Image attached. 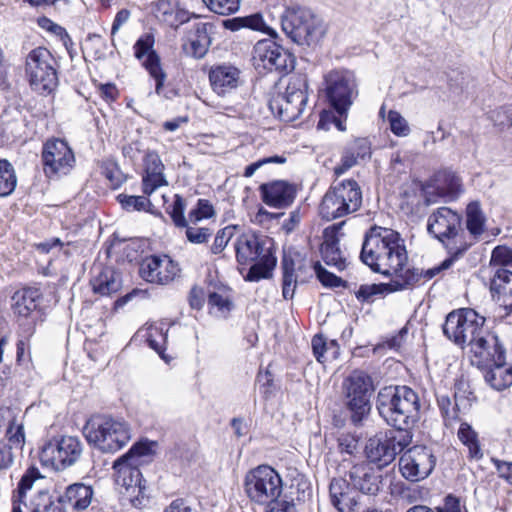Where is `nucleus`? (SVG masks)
Returning <instances> with one entry per match:
<instances>
[{
    "mask_svg": "<svg viewBox=\"0 0 512 512\" xmlns=\"http://www.w3.org/2000/svg\"><path fill=\"white\" fill-rule=\"evenodd\" d=\"M360 259L372 271L391 276L401 271L408 256L404 240L398 232L373 226L365 233Z\"/></svg>",
    "mask_w": 512,
    "mask_h": 512,
    "instance_id": "obj_1",
    "label": "nucleus"
},
{
    "mask_svg": "<svg viewBox=\"0 0 512 512\" xmlns=\"http://www.w3.org/2000/svg\"><path fill=\"white\" fill-rule=\"evenodd\" d=\"M234 248L239 271L245 281L258 282L272 276L277 258L271 239L242 234L236 239Z\"/></svg>",
    "mask_w": 512,
    "mask_h": 512,
    "instance_id": "obj_2",
    "label": "nucleus"
},
{
    "mask_svg": "<svg viewBox=\"0 0 512 512\" xmlns=\"http://www.w3.org/2000/svg\"><path fill=\"white\" fill-rule=\"evenodd\" d=\"M376 408L388 425L409 433L419 420L420 400L408 386H387L378 392Z\"/></svg>",
    "mask_w": 512,
    "mask_h": 512,
    "instance_id": "obj_3",
    "label": "nucleus"
},
{
    "mask_svg": "<svg viewBox=\"0 0 512 512\" xmlns=\"http://www.w3.org/2000/svg\"><path fill=\"white\" fill-rule=\"evenodd\" d=\"M83 433L89 444L104 453H115L131 440V427L123 419L110 415H93Z\"/></svg>",
    "mask_w": 512,
    "mask_h": 512,
    "instance_id": "obj_4",
    "label": "nucleus"
},
{
    "mask_svg": "<svg viewBox=\"0 0 512 512\" xmlns=\"http://www.w3.org/2000/svg\"><path fill=\"white\" fill-rule=\"evenodd\" d=\"M362 205V191L353 179L334 183L324 194L319 205L322 219L331 221L359 210Z\"/></svg>",
    "mask_w": 512,
    "mask_h": 512,
    "instance_id": "obj_5",
    "label": "nucleus"
},
{
    "mask_svg": "<svg viewBox=\"0 0 512 512\" xmlns=\"http://www.w3.org/2000/svg\"><path fill=\"white\" fill-rule=\"evenodd\" d=\"M281 26L284 33L299 45L317 44L326 33L322 19L302 7L286 9L281 17Z\"/></svg>",
    "mask_w": 512,
    "mask_h": 512,
    "instance_id": "obj_6",
    "label": "nucleus"
},
{
    "mask_svg": "<svg viewBox=\"0 0 512 512\" xmlns=\"http://www.w3.org/2000/svg\"><path fill=\"white\" fill-rule=\"evenodd\" d=\"M244 490L252 502L269 506L277 502L283 491L282 479L272 467L260 465L246 474Z\"/></svg>",
    "mask_w": 512,
    "mask_h": 512,
    "instance_id": "obj_7",
    "label": "nucleus"
},
{
    "mask_svg": "<svg viewBox=\"0 0 512 512\" xmlns=\"http://www.w3.org/2000/svg\"><path fill=\"white\" fill-rule=\"evenodd\" d=\"M342 388L351 420L356 425L360 424L371 410L372 378L363 371L355 370L343 381Z\"/></svg>",
    "mask_w": 512,
    "mask_h": 512,
    "instance_id": "obj_8",
    "label": "nucleus"
},
{
    "mask_svg": "<svg viewBox=\"0 0 512 512\" xmlns=\"http://www.w3.org/2000/svg\"><path fill=\"white\" fill-rule=\"evenodd\" d=\"M25 72L30 87L39 94H50L58 85L56 60L46 48L38 47L28 54Z\"/></svg>",
    "mask_w": 512,
    "mask_h": 512,
    "instance_id": "obj_9",
    "label": "nucleus"
},
{
    "mask_svg": "<svg viewBox=\"0 0 512 512\" xmlns=\"http://www.w3.org/2000/svg\"><path fill=\"white\" fill-rule=\"evenodd\" d=\"M485 317L471 308L453 310L443 324L444 335L457 346H470L485 327Z\"/></svg>",
    "mask_w": 512,
    "mask_h": 512,
    "instance_id": "obj_10",
    "label": "nucleus"
},
{
    "mask_svg": "<svg viewBox=\"0 0 512 512\" xmlns=\"http://www.w3.org/2000/svg\"><path fill=\"white\" fill-rule=\"evenodd\" d=\"M154 443L147 440L135 443L127 453L119 457L113 464L115 470V482L124 487L126 491L141 493L142 475L138 468L141 458L153 453Z\"/></svg>",
    "mask_w": 512,
    "mask_h": 512,
    "instance_id": "obj_11",
    "label": "nucleus"
},
{
    "mask_svg": "<svg viewBox=\"0 0 512 512\" xmlns=\"http://www.w3.org/2000/svg\"><path fill=\"white\" fill-rule=\"evenodd\" d=\"M306 90L307 81L303 76H291L285 92L270 100L269 107L271 111L276 113L282 121H295L301 116L306 107L308 100Z\"/></svg>",
    "mask_w": 512,
    "mask_h": 512,
    "instance_id": "obj_12",
    "label": "nucleus"
},
{
    "mask_svg": "<svg viewBox=\"0 0 512 512\" xmlns=\"http://www.w3.org/2000/svg\"><path fill=\"white\" fill-rule=\"evenodd\" d=\"M326 95L330 106L338 116H344L358 95L353 74L349 71L333 70L325 76Z\"/></svg>",
    "mask_w": 512,
    "mask_h": 512,
    "instance_id": "obj_13",
    "label": "nucleus"
},
{
    "mask_svg": "<svg viewBox=\"0 0 512 512\" xmlns=\"http://www.w3.org/2000/svg\"><path fill=\"white\" fill-rule=\"evenodd\" d=\"M410 433L390 432L375 435L368 439L365 446V454L368 463H375L378 468L392 463L399 454L411 442Z\"/></svg>",
    "mask_w": 512,
    "mask_h": 512,
    "instance_id": "obj_14",
    "label": "nucleus"
},
{
    "mask_svg": "<svg viewBox=\"0 0 512 512\" xmlns=\"http://www.w3.org/2000/svg\"><path fill=\"white\" fill-rule=\"evenodd\" d=\"M83 453V444L76 436H62L47 442L40 453L44 464L57 470L74 465Z\"/></svg>",
    "mask_w": 512,
    "mask_h": 512,
    "instance_id": "obj_15",
    "label": "nucleus"
},
{
    "mask_svg": "<svg viewBox=\"0 0 512 512\" xmlns=\"http://www.w3.org/2000/svg\"><path fill=\"white\" fill-rule=\"evenodd\" d=\"M461 216L449 207H440L436 209L429 217L427 230L429 234L445 245L450 254L459 255L467 249L450 246V241L455 239L461 228Z\"/></svg>",
    "mask_w": 512,
    "mask_h": 512,
    "instance_id": "obj_16",
    "label": "nucleus"
},
{
    "mask_svg": "<svg viewBox=\"0 0 512 512\" xmlns=\"http://www.w3.org/2000/svg\"><path fill=\"white\" fill-rule=\"evenodd\" d=\"M43 170L49 178L67 175L75 164L68 143L61 139L48 140L42 149Z\"/></svg>",
    "mask_w": 512,
    "mask_h": 512,
    "instance_id": "obj_17",
    "label": "nucleus"
},
{
    "mask_svg": "<svg viewBox=\"0 0 512 512\" xmlns=\"http://www.w3.org/2000/svg\"><path fill=\"white\" fill-rule=\"evenodd\" d=\"M436 465V457L426 446L416 445L400 457L399 466L402 476L412 482L427 478Z\"/></svg>",
    "mask_w": 512,
    "mask_h": 512,
    "instance_id": "obj_18",
    "label": "nucleus"
},
{
    "mask_svg": "<svg viewBox=\"0 0 512 512\" xmlns=\"http://www.w3.org/2000/svg\"><path fill=\"white\" fill-rule=\"evenodd\" d=\"M469 347L473 363L478 367H488L491 363H502L506 360V349L499 335L487 327L483 328Z\"/></svg>",
    "mask_w": 512,
    "mask_h": 512,
    "instance_id": "obj_19",
    "label": "nucleus"
},
{
    "mask_svg": "<svg viewBox=\"0 0 512 512\" xmlns=\"http://www.w3.org/2000/svg\"><path fill=\"white\" fill-rule=\"evenodd\" d=\"M179 272L178 264L167 255L146 257L139 268L140 276L145 281L161 285L173 281Z\"/></svg>",
    "mask_w": 512,
    "mask_h": 512,
    "instance_id": "obj_20",
    "label": "nucleus"
},
{
    "mask_svg": "<svg viewBox=\"0 0 512 512\" xmlns=\"http://www.w3.org/2000/svg\"><path fill=\"white\" fill-rule=\"evenodd\" d=\"M462 191L461 180L454 172L438 171L424 189L425 202L429 205L435 203L437 198L455 200Z\"/></svg>",
    "mask_w": 512,
    "mask_h": 512,
    "instance_id": "obj_21",
    "label": "nucleus"
},
{
    "mask_svg": "<svg viewBox=\"0 0 512 512\" xmlns=\"http://www.w3.org/2000/svg\"><path fill=\"white\" fill-rule=\"evenodd\" d=\"M353 488L366 495H376L380 490L382 476L370 463L361 462L348 472Z\"/></svg>",
    "mask_w": 512,
    "mask_h": 512,
    "instance_id": "obj_22",
    "label": "nucleus"
},
{
    "mask_svg": "<svg viewBox=\"0 0 512 512\" xmlns=\"http://www.w3.org/2000/svg\"><path fill=\"white\" fill-rule=\"evenodd\" d=\"M343 224V222L340 224H333L324 229L323 242L320 248L324 262L328 266H333L340 271L346 267V259L339 247V238L337 236Z\"/></svg>",
    "mask_w": 512,
    "mask_h": 512,
    "instance_id": "obj_23",
    "label": "nucleus"
},
{
    "mask_svg": "<svg viewBox=\"0 0 512 512\" xmlns=\"http://www.w3.org/2000/svg\"><path fill=\"white\" fill-rule=\"evenodd\" d=\"M344 478H333L329 485L331 504L339 512H353L358 505L359 495Z\"/></svg>",
    "mask_w": 512,
    "mask_h": 512,
    "instance_id": "obj_24",
    "label": "nucleus"
},
{
    "mask_svg": "<svg viewBox=\"0 0 512 512\" xmlns=\"http://www.w3.org/2000/svg\"><path fill=\"white\" fill-rule=\"evenodd\" d=\"M259 189L263 202L278 209L290 206L296 195L294 186L281 180L262 184Z\"/></svg>",
    "mask_w": 512,
    "mask_h": 512,
    "instance_id": "obj_25",
    "label": "nucleus"
},
{
    "mask_svg": "<svg viewBox=\"0 0 512 512\" xmlns=\"http://www.w3.org/2000/svg\"><path fill=\"white\" fill-rule=\"evenodd\" d=\"M208 23L197 22L191 25L182 45L184 52L194 58H202L206 55L211 39L208 33Z\"/></svg>",
    "mask_w": 512,
    "mask_h": 512,
    "instance_id": "obj_26",
    "label": "nucleus"
},
{
    "mask_svg": "<svg viewBox=\"0 0 512 512\" xmlns=\"http://www.w3.org/2000/svg\"><path fill=\"white\" fill-rule=\"evenodd\" d=\"M490 292L508 312H512V272L506 268H495L490 280Z\"/></svg>",
    "mask_w": 512,
    "mask_h": 512,
    "instance_id": "obj_27",
    "label": "nucleus"
},
{
    "mask_svg": "<svg viewBox=\"0 0 512 512\" xmlns=\"http://www.w3.org/2000/svg\"><path fill=\"white\" fill-rule=\"evenodd\" d=\"M209 80L213 91L223 96L238 87L240 71L231 65L215 66L209 72Z\"/></svg>",
    "mask_w": 512,
    "mask_h": 512,
    "instance_id": "obj_28",
    "label": "nucleus"
},
{
    "mask_svg": "<svg viewBox=\"0 0 512 512\" xmlns=\"http://www.w3.org/2000/svg\"><path fill=\"white\" fill-rule=\"evenodd\" d=\"M480 368L484 370L485 382L494 390L502 391L512 385V366H507L506 360Z\"/></svg>",
    "mask_w": 512,
    "mask_h": 512,
    "instance_id": "obj_29",
    "label": "nucleus"
},
{
    "mask_svg": "<svg viewBox=\"0 0 512 512\" xmlns=\"http://www.w3.org/2000/svg\"><path fill=\"white\" fill-rule=\"evenodd\" d=\"M93 291L102 296H110L122 288L121 274L113 268H104L92 281Z\"/></svg>",
    "mask_w": 512,
    "mask_h": 512,
    "instance_id": "obj_30",
    "label": "nucleus"
},
{
    "mask_svg": "<svg viewBox=\"0 0 512 512\" xmlns=\"http://www.w3.org/2000/svg\"><path fill=\"white\" fill-rule=\"evenodd\" d=\"M92 496L93 490L90 486L77 483L68 486L60 499L64 506L68 504L74 510L81 511L90 505Z\"/></svg>",
    "mask_w": 512,
    "mask_h": 512,
    "instance_id": "obj_31",
    "label": "nucleus"
},
{
    "mask_svg": "<svg viewBox=\"0 0 512 512\" xmlns=\"http://www.w3.org/2000/svg\"><path fill=\"white\" fill-rule=\"evenodd\" d=\"M41 292L38 288L28 287L15 292L12 299L13 309L19 316H29L38 306Z\"/></svg>",
    "mask_w": 512,
    "mask_h": 512,
    "instance_id": "obj_32",
    "label": "nucleus"
},
{
    "mask_svg": "<svg viewBox=\"0 0 512 512\" xmlns=\"http://www.w3.org/2000/svg\"><path fill=\"white\" fill-rule=\"evenodd\" d=\"M223 26L231 31H238L241 28H249L251 30L264 32L268 35H273L275 32L263 20L259 13L248 15L245 17H235L223 21Z\"/></svg>",
    "mask_w": 512,
    "mask_h": 512,
    "instance_id": "obj_33",
    "label": "nucleus"
},
{
    "mask_svg": "<svg viewBox=\"0 0 512 512\" xmlns=\"http://www.w3.org/2000/svg\"><path fill=\"white\" fill-rule=\"evenodd\" d=\"M27 512H66L60 496L53 498L48 492L40 491L34 496L27 507Z\"/></svg>",
    "mask_w": 512,
    "mask_h": 512,
    "instance_id": "obj_34",
    "label": "nucleus"
},
{
    "mask_svg": "<svg viewBox=\"0 0 512 512\" xmlns=\"http://www.w3.org/2000/svg\"><path fill=\"white\" fill-rule=\"evenodd\" d=\"M280 45L271 40L259 41L254 47V59L262 65L264 69L273 71V67L277 62Z\"/></svg>",
    "mask_w": 512,
    "mask_h": 512,
    "instance_id": "obj_35",
    "label": "nucleus"
},
{
    "mask_svg": "<svg viewBox=\"0 0 512 512\" xmlns=\"http://www.w3.org/2000/svg\"><path fill=\"white\" fill-rule=\"evenodd\" d=\"M39 478H41V475L36 468H29L25 472L18 484L17 494H14L12 498V512H24L23 507H27L24 502L25 494Z\"/></svg>",
    "mask_w": 512,
    "mask_h": 512,
    "instance_id": "obj_36",
    "label": "nucleus"
},
{
    "mask_svg": "<svg viewBox=\"0 0 512 512\" xmlns=\"http://www.w3.org/2000/svg\"><path fill=\"white\" fill-rule=\"evenodd\" d=\"M311 346L313 354L320 363L328 359H337L339 355V344L336 340L327 341L323 335L317 334L312 338Z\"/></svg>",
    "mask_w": 512,
    "mask_h": 512,
    "instance_id": "obj_37",
    "label": "nucleus"
},
{
    "mask_svg": "<svg viewBox=\"0 0 512 512\" xmlns=\"http://www.w3.org/2000/svg\"><path fill=\"white\" fill-rule=\"evenodd\" d=\"M486 217L478 201H473L466 208V228L469 233L478 238L485 231Z\"/></svg>",
    "mask_w": 512,
    "mask_h": 512,
    "instance_id": "obj_38",
    "label": "nucleus"
},
{
    "mask_svg": "<svg viewBox=\"0 0 512 512\" xmlns=\"http://www.w3.org/2000/svg\"><path fill=\"white\" fill-rule=\"evenodd\" d=\"M145 337L148 345L155 350L166 363H169L171 357L164 354V346L167 341V332L164 331V324L148 326L146 328Z\"/></svg>",
    "mask_w": 512,
    "mask_h": 512,
    "instance_id": "obj_39",
    "label": "nucleus"
},
{
    "mask_svg": "<svg viewBox=\"0 0 512 512\" xmlns=\"http://www.w3.org/2000/svg\"><path fill=\"white\" fill-rule=\"evenodd\" d=\"M396 278L389 283V292L404 290L417 283L423 278V270L413 268L403 271V268L398 273H393Z\"/></svg>",
    "mask_w": 512,
    "mask_h": 512,
    "instance_id": "obj_40",
    "label": "nucleus"
},
{
    "mask_svg": "<svg viewBox=\"0 0 512 512\" xmlns=\"http://www.w3.org/2000/svg\"><path fill=\"white\" fill-rule=\"evenodd\" d=\"M155 43L154 36L151 34L142 35L134 44V55L142 62V65L147 70V64L152 56L159 57L153 49Z\"/></svg>",
    "mask_w": 512,
    "mask_h": 512,
    "instance_id": "obj_41",
    "label": "nucleus"
},
{
    "mask_svg": "<svg viewBox=\"0 0 512 512\" xmlns=\"http://www.w3.org/2000/svg\"><path fill=\"white\" fill-rule=\"evenodd\" d=\"M458 438L468 448L471 458L480 459L483 456L477 434L469 424L461 423Z\"/></svg>",
    "mask_w": 512,
    "mask_h": 512,
    "instance_id": "obj_42",
    "label": "nucleus"
},
{
    "mask_svg": "<svg viewBox=\"0 0 512 512\" xmlns=\"http://www.w3.org/2000/svg\"><path fill=\"white\" fill-rule=\"evenodd\" d=\"M17 178L13 166L7 160H0V197L10 195L16 188Z\"/></svg>",
    "mask_w": 512,
    "mask_h": 512,
    "instance_id": "obj_43",
    "label": "nucleus"
},
{
    "mask_svg": "<svg viewBox=\"0 0 512 512\" xmlns=\"http://www.w3.org/2000/svg\"><path fill=\"white\" fill-rule=\"evenodd\" d=\"M283 281H282V295L284 299H292L294 296L297 278L294 273V263L287 258L283 259Z\"/></svg>",
    "mask_w": 512,
    "mask_h": 512,
    "instance_id": "obj_44",
    "label": "nucleus"
},
{
    "mask_svg": "<svg viewBox=\"0 0 512 512\" xmlns=\"http://www.w3.org/2000/svg\"><path fill=\"white\" fill-rule=\"evenodd\" d=\"M117 200L121 207L128 211H150L149 208L152 206L148 196H133L126 194H119Z\"/></svg>",
    "mask_w": 512,
    "mask_h": 512,
    "instance_id": "obj_45",
    "label": "nucleus"
},
{
    "mask_svg": "<svg viewBox=\"0 0 512 512\" xmlns=\"http://www.w3.org/2000/svg\"><path fill=\"white\" fill-rule=\"evenodd\" d=\"M166 211L170 215L175 226L181 228L187 227L189 219L187 220L184 216L185 201L180 195L175 194L173 203L167 207Z\"/></svg>",
    "mask_w": 512,
    "mask_h": 512,
    "instance_id": "obj_46",
    "label": "nucleus"
},
{
    "mask_svg": "<svg viewBox=\"0 0 512 512\" xmlns=\"http://www.w3.org/2000/svg\"><path fill=\"white\" fill-rule=\"evenodd\" d=\"M207 8L219 15H230L239 10L240 0H202Z\"/></svg>",
    "mask_w": 512,
    "mask_h": 512,
    "instance_id": "obj_47",
    "label": "nucleus"
},
{
    "mask_svg": "<svg viewBox=\"0 0 512 512\" xmlns=\"http://www.w3.org/2000/svg\"><path fill=\"white\" fill-rule=\"evenodd\" d=\"M147 71L150 76L155 80V92L161 95L166 80V73L161 67L160 57L152 56L147 64Z\"/></svg>",
    "mask_w": 512,
    "mask_h": 512,
    "instance_id": "obj_48",
    "label": "nucleus"
},
{
    "mask_svg": "<svg viewBox=\"0 0 512 512\" xmlns=\"http://www.w3.org/2000/svg\"><path fill=\"white\" fill-rule=\"evenodd\" d=\"M168 186V181L164 173L150 174L143 173L142 176V191L144 195L150 196L158 188Z\"/></svg>",
    "mask_w": 512,
    "mask_h": 512,
    "instance_id": "obj_49",
    "label": "nucleus"
},
{
    "mask_svg": "<svg viewBox=\"0 0 512 512\" xmlns=\"http://www.w3.org/2000/svg\"><path fill=\"white\" fill-rule=\"evenodd\" d=\"M490 265L495 268L512 267V248L504 245L496 246L491 254Z\"/></svg>",
    "mask_w": 512,
    "mask_h": 512,
    "instance_id": "obj_50",
    "label": "nucleus"
},
{
    "mask_svg": "<svg viewBox=\"0 0 512 512\" xmlns=\"http://www.w3.org/2000/svg\"><path fill=\"white\" fill-rule=\"evenodd\" d=\"M389 284H364L361 285L356 292V297L360 301L370 302L373 297L389 291Z\"/></svg>",
    "mask_w": 512,
    "mask_h": 512,
    "instance_id": "obj_51",
    "label": "nucleus"
},
{
    "mask_svg": "<svg viewBox=\"0 0 512 512\" xmlns=\"http://www.w3.org/2000/svg\"><path fill=\"white\" fill-rule=\"evenodd\" d=\"M388 121L391 131L399 137L407 136L410 128L405 118L397 111L391 110L388 113Z\"/></svg>",
    "mask_w": 512,
    "mask_h": 512,
    "instance_id": "obj_52",
    "label": "nucleus"
},
{
    "mask_svg": "<svg viewBox=\"0 0 512 512\" xmlns=\"http://www.w3.org/2000/svg\"><path fill=\"white\" fill-rule=\"evenodd\" d=\"M214 215V209L211 203L206 199H199L197 207L188 214L190 223H197L202 219H208Z\"/></svg>",
    "mask_w": 512,
    "mask_h": 512,
    "instance_id": "obj_53",
    "label": "nucleus"
},
{
    "mask_svg": "<svg viewBox=\"0 0 512 512\" xmlns=\"http://www.w3.org/2000/svg\"><path fill=\"white\" fill-rule=\"evenodd\" d=\"M234 231V226H226L223 229L219 230L211 246V252L213 254L221 253L229 243L232 236L234 235Z\"/></svg>",
    "mask_w": 512,
    "mask_h": 512,
    "instance_id": "obj_54",
    "label": "nucleus"
},
{
    "mask_svg": "<svg viewBox=\"0 0 512 512\" xmlns=\"http://www.w3.org/2000/svg\"><path fill=\"white\" fill-rule=\"evenodd\" d=\"M277 62L273 67V71H277L279 73H288L294 69L295 59L294 57L284 48L280 46Z\"/></svg>",
    "mask_w": 512,
    "mask_h": 512,
    "instance_id": "obj_55",
    "label": "nucleus"
},
{
    "mask_svg": "<svg viewBox=\"0 0 512 512\" xmlns=\"http://www.w3.org/2000/svg\"><path fill=\"white\" fill-rule=\"evenodd\" d=\"M164 169L165 166L156 152L149 151L146 153L144 157V173H164Z\"/></svg>",
    "mask_w": 512,
    "mask_h": 512,
    "instance_id": "obj_56",
    "label": "nucleus"
},
{
    "mask_svg": "<svg viewBox=\"0 0 512 512\" xmlns=\"http://www.w3.org/2000/svg\"><path fill=\"white\" fill-rule=\"evenodd\" d=\"M186 228V237L189 242L193 244H202L208 241V239L212 235V231L209 228L203 227H192L188 226Z\"/></svg>",
    "mask_w": 512,
    "mask_h": 512,
    "instance_id": "obj_57",
    "label": "nucleus"
},
{
    "mask_svg": "<svg viewBox=\"0 0 512 512\" xmlns=\"http://www.w3.org/2000/svg\"><path fill=\"white\" fill-rule=\"evenodd\" d=\"M314 269H315L317 278L324 286H328V287H339L340 286V284L342 282L341 278H339L336 275H334L333 273L327 271L319 263L315 264Z\"/></svg>",
    "mask_w": 512,
    "mask_h": 512,
    "instance_id": "obj_58",
    "label": "nucleus"
},
{
    "mask_svg": "<svg viewBox=\"0 0 512 512\" xmlns=\"http://www.w3.org/2000/svg\"><path fill=\"white\" fill-rule=\"evenodd\" d=\"M177 7L171 0H159L155 6V16L161 22L170 21L169 17Z\"/></svg>",
    "mask_w": 512,
    "mask_h": 512,
    "instance_id": "obj_59",
    "label": "nucleus"
},
{
    "mask_svg": "<svg viewBox=\"0 0 512 512\" xmlns=\"http://www.w3.org/2000/svg\"><path fill=\"white\" fill-rule=\"evenodd\" d=\"M7 435L9 438V441L14 445L15 447L22 448L25 443V434H24V427L22 424H18L14 426V422L12 425L8 427Z\"/></svg>",
    "mask_w": 512,
    "mask_h": 512,
    "instance_id": "obj_60",
    "label": "nucleus"
},
{
    "mask_svg": "<svg viewBox=\"0 0 512 512\" xmlns=\"http://www.w3.org/2000/svg\"><path fill=\"white\" fill-rule=\"evenodd\" d=\"M463 506L461 505V501L458 497L449 494L447 495L442 505L436 507V512H463Z\"/></svg>",
    "mask_w": 512,
    "mask_h": 512,
    "instance_id": "obj_61",
    "label": "nucleus"
},
{
    "mask_svg": "<svg viewBox=\"0 0 512 512\" xmlns=\"http://www.w3.org/2000/svg\"><path fill=\"white\" fill-rule=\"evenodd\" d=\"M457 256L458 255L451 254V256L449 258L442 261L439 265H436V266L429 268L425 271L423 270V278L426 280H430V279L434 278L435 276H437L438 274H440L441 272H443L444 270L449 269L452 266V264L454 263Z\"/></svg>",
    "mask_w": 512,
    "mask_h": 512,
    "instance_id": "obj_62",
    "label": "nucleus"
},
{
    "mask_svg": "<svg viewBox=\"0 0 512 512\" xmlns=\"http://www.w3.org/2000/svg\"><path fill=\"white\" fill-rule=\"evenodd\" d=\"M285 162V158L283 157H280V156H272V157H266V158H263V159H260L254 163H251L250 165H248L246 168H245V171H244V176L245 177H251L253 176V174L260 168L262 167L263 165L265 164H268V163H284Z\"/></svg>",
    "mask_w": 512,
    "mask_h": 512,
    "instance_id": "obj_63",
    "label": "nucleus"
},
{
    "mask_svg": "<svg viewBox=\"0 0 512 512\" xmlns=\"http://www.w3.org/2000/svg\"><path fill=\"white\" fill-rule=\"evenodd\" d=\"M208 304L210 306L217 307L222 312L229 311L232 306V303L228 297L216 292L209 294Z\"/></svg>",
    "mask_w": 512,
    "mask_h": 512,
    "instance_id": "obj_64",
    "label": "nucleus"
}]
</instances>
